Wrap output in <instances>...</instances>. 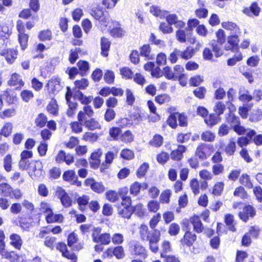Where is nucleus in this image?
I'll return each instance as SVG.
<instances>
[{
    "mask_svg": "<svg viewBox=\"0 0 262 262\" xmlns=\"http://www.w3.org/2000/svg\"><path fill=\"white\" fill-rule=\"evenodd\" d=\"M91 14L101 25L106 27L110 21V15L107 11L101 8H94L91 10Z\"/></svg>",
    "mask_w": 262,
    "mask_h": 262,
    "instance_id": "nucleus-1",
    "label": "nucleus"
},
{
    "mask_svg": "<svg viewBox=\"0 0 262 262\" xmlns=\"http://www.w3.org/2000/svg\"><path fill=\"white\" fill-rule=\"evenodd\" d=\"M239 38L236 34L231 35L227 38V42L225 46L226 51H231L232 52H238L239 49Z\"/></svg>",
    "mask_w": 262,
    "mask_h": 262,
    "instance_id": "nucleus-2",
    "label": "nucleus"
},
{
    "mask_svg": "<svg viewBox=\"0 0 262 262\" xmlns=\"http://www.w3.org/2000/svg\"><path fill=\"white\" fill-rule=\"evenodd\" d=\"M140 234L142 239L149 241V243H158L160 240V232L155 230L150 234L148 232V228L146 226L140 231Z\"/></svg>",
    "mask_w": 262,
    "mask_h": 262,
    "instance_id": "nucleus-3",
    "label": "nucleus"
},
{
    "mask_svg": "<svg viewBox=\"0 0 262 262\" xmlns=\"http://www.w3.org/2000/svg\"><path fill=\"white\" fill-rule=\"evenodd\" d=\"M84 184L90 186L91 189L98 193H101L105 191V188L102 182H98L93 178H88L85 180Z\"/></svg>",
    "mask_w": 262,
    "mask_h": 262,
    "instance_id": "nucleus-4",
    "label": "nucleus"
},
{
    "mask_svg": "<svg viewBox=\"0 0 262 262\" xmlns=\"http://www.w3.org/2000/svg\"><path fill=\"white\" fill-rule=\"evenodd\" d=\"M55 161L57 163L65 162L69 165L74 162V157L69 153L67 154L64 150H60L55 157Z\"/></svg>",
    "mask_w": 262,
    "mask_h": 262,
    "instance_id": "nucleus-5",
    "label": "nucleus"
},
{
    "mask_svg": "<svg viewBox=\"0 0 262 262\" xmlns=\"http://www.w3.org/2000/svg\"><path fill=\"white\" fill-rule=\"evenodd\" d=\"M129 250L132 254L139 255L144 258L146 255L145 248L137 241H133L130 243Z\"/></svg>",
    "mask_w": 262,
    "mask_h": 262,
    "instance_id": "nucleus-6",
    "label": "nucleus"
},
{
    "mask_svg": "<svg viewBox=\"0 0 262 262\" xmlns=\"http://www.w3.org/2000/svg\"><path fill=\"white\" fill-rule=\"evenodd\" d=\"M255 214L254 209L250 205L245 206L242 211L238 213L239 218L245 222H247L249 220V217H253Z\"/></svg>",
    "mask_w": 262,
    "mask_h": 262,
    "instance_id": "nucleus-7",
    "label": "nucleus"
},
{
    "mask_svg": "<svg viewBox=\"0 0 262 262\" xmlns=\"http://www.w3.org/2000/svg\"><path fill=\"white\" fill-rule=\"evenodd\" d=\"M196 239V235L189 230H187L185 233L183 238L181 239V243L182 245H185L190 247L192 246Z\"/></svg>",
    "mask_w": 262,
    "mask_h": 262,
    "instance_id": "nucleus-8",
    "label": "nucleus"
},
{
    "mask_svg": "<svg viewBox=\"0 0 262 262\" xmlns=\"http://www.w3.org/2000/svg\"><path fill=\"white\" fill-rule=\"evenodd\" d=\"M93 241L95 243H100L102 245H108L111 242V235L109 233H104L96 235L95 233L92 234Z\"/></svg>",
    "mask_w": 262,
    "mask_h": 262,
    "instance_id": "nucleus-9",
    "label": "nucleus"
},
{
    "mask_svg": "<svg viewBox=\"0 0 262 262\" xmlns=\"http://www.w3.org/2000/svg\"><path fill=\"white\" fill-rule=\"evenodd\" d=\"M58 196L64 207H69L72 205V199L64 189H61L58 191Z\"/></svg>",
    "mask_w": 262,
    "mask_h": 262,
    "instance_id": "nucleus-10",
    "label": "nucleus"
},
{
    "mask_svg": "<svg viewBox=\"0 0 262 262\" xmlns=\"http://www.w3.org/2000/svg\"><path fill=\"white\" fill-rule=\"evenodd\" d=\"M260 8L258 6L256 2L253 3L250 7L245 8L243 10V12L247 15L252 17L253 15L257 16L259 15Z\"/></svg>",
    "mask_w": 262,
    "mask_h": 262,
    "instance_id": "nucleus-11",
    "label": "nucleus"
},
{
    "mask_svg": "<svg viewBox=\"0 0 262 262\" xmlns=\"http://www.w3.org/2000/svg\"><path fill=\"white\" fill-rule=\"evenodd\" d=\"M10 244L15 249L20 250L23 245V240L19 235L12 233L10 235Z\"/></svg>",
    "mask_w": 262,
    "mask_h": 262,
    "instance_id": "nucleus-12",
    "label": "nucleus"
},
{
    "mask_svg": "<svg viewBox=\"0 0 262 262\" xmlns=\"http://www.w3.org/2000/svg\"><path fill=\"white\" fill-rule=\"evenodd\" d=\"M190 223L192 224L193 230L197 233H201L204 229L203 225L198 215H194L190 218Z\"/></svg>",
    "mask_w": 262,
    "mask_h": 262,
    "instance_id": "nucleus-13",
    "label": "nucleus"
},
{
    "mask_svg": "<svg viewBox=\"0 0 262 262\" xmlns=\"http://www.w3.org/2000/svg\"><path fill=\"white\" fill-rule=\"evenodd\" d=\"M238 99L243 102L248 103L253 100V97L249 94L248 90L241 88L238 92Z\"/></svg>",
    "mask_w": 262,
    "mask_h": 262,
    "instance_id": "nucleus-14",
    "label": "nucleus"
},
{
    "mask_svg": "<svg viewBox=\"0 0 262 262\" xmlns=\"http://www.w3.org/2000/svg\"><path fill=\"white\" fill-rule=\"evenodd\" d=\"M63 219V216L62 214H54L53 211L48 213L46 216V220L48 223H61Z\"/></svg>",
    "mask_w": 262,
    "mask_h": 262,
    "instance_id": "nucleus-15",
    "label": "nucleus"
},
{
    "mask_svg": "<svg viewBox=\"0 0 262 262\" xmlns=\"http://www.w3.org/2000/svg\"><path fill=\"white\" fill-rule=\"evenodd\" d=\"M119 215L123 218L129 219L133 214L132 206H117Z\"/></svg>",
    "mask_w": 262,
    "mask_h": 262,
    "instance_id": "nucleus-16",
    "label": "nucleus"
},
{
    "mask_svg": "<svg viewBox=\"0 0 262 262\" xmlns=\"http://www.w3.org/2000/svg\"><path fill=\"white\" fill-rule=\"evenodd\" d=\"M56 248L57 250L62 252V254L64 257L72 259H73L75 257V254L74 253H71L68 251L67 245L63 243H58L57 244Z\"/></svg>",
    "mask_w": 262,
    "mask_h": 262,
    "instance_id": "nucleus-17",
    "label": "nucleus"
},
{
    "mask_svg": "<svg viewBox=\"0 0 262 262\" xmlns=\"http://www.w3.org/2000/svg\"><path fill=\"white\" fill-rule=\"evenodd\" d=\"M74 99H78L81 103L84 104H88L93 99L92 96H85L80 90H75L74 95Z\"/></svg>",
    "mask_w": 262,
    "mask_h": 262,
    "instance_id": "nucleus-18",
    "label": "nucleus"
},
{
    "mask_svg": "<svg viewBox=\"0 0 262 262\" xmlns=\"http://www.w3.org/2000/svg\"><path fill=\"white\" fill-rule=\"evenodd\" d=\"M78 71L81 76H85L90 70L89 63L85 60H80L77 63Z\"/></svg>",
    "mask_w": 262,
    "mask_h": 262,
    "instance_id": "nucleus-19",
    "label": "nucleus"
},
{
    "mask_svg": "<svg viewBox=\"0 0 262 262\" xmlns=\"http://www.w3.org/2000/svg\"><path fill=\"white\" fill-rule=\"evenodd\" d=\"M108 253L113 254L117 259H122L125 256L123 248L121 246H117L114 248H109Z\"/></svg>",
    "mask_w": 262,
    "mask_h": 262,
    "instance_id": "nucleus-20",
    "label": "nucleus"
},
{
    "mask_svg": "<svg viewBox=\"0 0 262 262\" xmlns=\"http://www.w3.org/2000/svg\"><path fill=\"white\" fill-rule=\"evenodd\" d=\"M100 45L101 54L104 57H107L108 55V52L110 48L111 42L107 38L102 37L101 38Z\"/></svg>",
    "mask_w": 262,
    "mask_h": 262,
    "instance_id": "nucleus-21",
    "label": "nucleus"
},
{
    "mask_svg": "<svg viewBox=\"0 0 262 262\" xmlns=\"http://www.w3.org/2000/svg\"><path fill=\"white\" fill-rule=\"evenodd\" d=\"M150 12L156 17H159L163 18L168 14V11L161 10L159 7L157 6H152L150 8Z\"/></svg>",
    "mask_w": 262,
    "mask_h": 262,
    "instance_id": "nucleus-22",
    "label": "nucleus"
},
{
    "mask_svg": "<svg viewBox=\"0 0 262 262\" xmlns=\"http://www.w3.org/2000/svg\"><path fill=\"white\" fill-rule=\"evenodd\" d=\"M89 196L86 195H83L77 199V203L81 211H84L85 210L86 206L89 204Z\"/></svg>",
    "mask_w": 262,
    "mask_h": 262,
    "instance_id": "nucleus-23",
    "label": "nucleus"
},
{
    "mask_svg": "<svg viewBox=\"0 0 262 262\" xmlns=\"http://www.w3.org/2000/svg\"><path fill=\"white\" fill-rule=\"evenodd\" d=\"M84 125L91 130L100 128V125L98 121L94 118L89 120H85L84 122Z\"/></svg>",
    "mask_w": 262,
    "mask_h": 262,
    "instance_id": "nucleus-24",
    "label": "nucleus"
},
{
    "mask_svg": "<svg viewBox=\"0 0 262 262\" xmlns=\"http://www.w3.org/2000/svg\"><path fill=\"white\" fill-rule=\"evenodd\" d=\"M194 53L195 50L193 48L187 47L184 51L180 50V56L182 59L188 60L194 55Z\"/></svg>",
    "mask_w": 262,
    "mask_h": 262,
    "instance_id": "nucleus-25",
    "label": "nucleus"
},
{
    "mask_svg": "<svg viewBox=\"0 0 262 262\" xmlns=\"http://www.w3.org/2000/svg\"><path fill=\"white\" fill-rule=\"evenodd\" d=\"M226 120L232 128H233V126H234V125H237L241 123L239 118L231 113L230 111L226 116Z\"/></svg>",
    "mask_w": 262,
    "mask_h": 262,
    "instance_id": "nucleus-26",
    "label": "nucleus"
},
{
    "mask_svg": "<svg viewBox=\"0 0 262 262\" xmlns=\"http://www.w3.org/2000/svg\"><path fill=\"white\" fill-rule=\"evenodd\" d=\"M74 84L75 89L73 90V92L75 93V90H85L88 86L89 82L88 79L82 78L80 80L75 81Z\"/></svg>",
    "mask_w": 262,
    "mask_h": 262,
    "instance_id": "nucleus-27",
    "label": "nucleus"
},
{
    "mask_svg": "<svg viewBox=\"0 0 262 262\" xmlns=\"http://www.w3.org/2000/svg\"><path fill=\"white\" fill-rule=\"evenodd\" d=\"M1 255L6 259H9L11 262H16L19 258L18 255L14 251L9 252L4 250Z\"/></svg>",
    "mask_w": 262,
    "mask_h": 262,
    "instance_id": "nucleus-28",
    "label": "nucleus"
},
{
    "mask_svg": "<svg viewBox=\"0 0 262 262\" xmlns=\"http://www.w3.org/2000/svg\"><path fill=\"white\" fill-rule=\"evenodd\" d=\"M12 187L7 183L0 184V194L5 197L10 196V191H12Z\"/></svg>",
    "mask_w": 262,
    "mask_h": 262,
    "instance_id": "nucleus-29",
    "label": "nucleus"
},
{
    "mask_svg": "<svg viewBox=\"0 0 262 262\" xmlns=\"http://www.w3.org/2000/svg\"><path fill=\"white\" fill-rule=\"evenodd\" d=\"M204 120L207 125L212 126L221 121V117L217 115L212 113L210 114L209 117L206 118Z\"/></svg>",
    "mask_w": 262,
    "mask_h": 262,
    "instance_id": "nucleus-30",
    "label": "nucleus"
},
{
    "mask_svg": "<svg viewBox=\"0 0 262 262\" xmlns=\"http://www.w3.org/2000/svg\"><path fill=\"white\" fill-rule=\"evenodd\" d=\"M43 165L40 161H35V165L32 168V172H34L35 177H39L43 174Z\"/></svg>",
    "mask_w": 262,
    "mask_h": 262,
    "instance_id": "nucleus-31",
    "label": "nucleus"
},
{
    "mask_svg": "<svg viewBox=\"0 0 262 262\" xmlns=\"http://www.w3.org/2000/svg\"><path fill=\"white\" fill-rule=\"evenodd\" d=\"M47 122V117L43 113H40L35 120V123L37 126L39 127H44Z\"/></svg>",
    "mask_w": 262,
    "mask_h": 262,
    "instance_id": "nucleus-32",
    "label": "nucleus"
},
{
    "mask_svg": "<svg viewBox=\"0 0 262 262\" xmlns=\"http://www.w3.org/2000/svg\"><path fill=\"white\" fill-rule=\"evenodd\" d=\"M178 113H173L169 116L167 123L172 128H176L178 126Z\"/></svg>",
    "mask_w": 262,
    "mask_h": 262,
    "instance_id": "nucleus-33",
    "label": "nucleus"
},
{
    "mask_svg": "<svg viewBox=\"0 0 262 262\" xmlns=\"http://www.w3.org/2000/svg\"><path fill=\"white\" fill-rule=\"evenodd\" d=\"M5 56L6 60L8 63H12L16 58V52L13 50H9L6 53H4L2 54Z\"/></svg>",
    "mask_w": 262,
    "mask_h": 262,
    "instance_id": "nucleus-34",
    "label": "nucleus"
},
{
    "mask_svg": "<svg viewBox=\"0 0 262 262\" xmlns=\"http://www.w3.org/2000/svg\"><path fill=\"white\" fill-rule=\"evenodd\" d=\"M234 221L233 215L231 214H227L225 215V223L229 227V230L234 232L236 229L233 224Z\"/></svg>",
    "mask_w": 262,
    "mask_h": 262,
    "instance_id": "nucleus-35",
    "label": "nucleus"
},
{
    "mask_svg": "<svg viewBox=\"0 0 262 262\" xmlns=\"http://www.w3.org/2000/svg\"><path fill=\"white\" fill-rule=\"evenodd\" d=\"M163 142V137L159 134L155 135L152 139L150 141L149 144L151 146L158 147L162 145Z\"/></svg>",
    "mask_w": 262,
    "mask_h": 262,
    "instance_id": "nucleus-36",
    "label": "nucleus"
},
{
    "mask_svg": "<svg viewBox=\"0 0 262 262\" xmlns=\"http://www.w3.org/2000/svg\"><path fill=\"white\" fill-rule=\"evenodd\" d=\"M12 124L10 122L5 123L1 130V135L5 137H8L11 133L12 130Z\"/></svg>",
    "mask_w": 262,
    "mask_h": 262,
    "instance_id": "nucleus-37",
    "label": "nucleus"
},
{
    "mask_svg": "<svg viewBox=\"0 0 262 262\" xmlns=\"http://www.w3.org/2000/svg\"><path fill=\"white\" fill-rule=\"evenodd\" d=\"M121 129L118 127H112L109 130L110 135L114 140H118L119 137H121Z\"/></svg>",
    "mask_w": 262,
    "mask_h": 262,
    "instance_id": "nucleus-38",
    "label": "nucleus"
},
{
    "mask_svg": "<svg viewBox=\"0 0 262 262\" xmlns=\"http://www.w3.org/2000/svg\"><path fill=\"white\" fill-rule=\"evenodd\" d=\"M222 26L224 29L233 31L235 33L239 31V29L236 24L232 22H223Z\"/></svg>",
    "mask_w": 262,
    "mask_h": 262,
    "instance_id": "nucleus-39",
    "label": "nucleus"
},
{
    "mask_svg": "<svg viewBox=\"0 0 262 262\" xmlns=\"http://www.w3.org/2000/svg\"><path fill=\"white\" fill-rule=\"evenodd\" d=\"M155 100L159 104H163L165 103L169 102L170 100V97L167 94H163L156 96Z\"/></svg>",
    "mask_w": 262,
    "mask_h": 262,
    "instance_id": "nucleus-40",
    "label": "nucleus"
},
{
    "mask_svg": "<svg viewBox=\"0 0 262 262\" xmlns=\"http://www.w3.org/2000/svg\"><path fill=\"white\" fill-rule=\"evenodd\" d=\"M165 77L168 79H174L176 80L177 76L172 72L171 68L169 66H166L163 68L162 72Z\"/></svg>",
    "mask_w": 262,
    "mask_h": 262,
    "instance_id": "nucleus-41",
    "label": "nucleus"
},
{
    "mask_svg": "<svg viewBox=\"0 0 262 262\" xmlns=\"http://www.w3.org/2000/svg\"><path fill=\"white\" fill-rule=\"evenodd\" d=\"M38 38L42 41L50 40L52 39L51 31L49 30L41 31L39 33Z\"/></svg>",
    "mask_w": 262,
    "mask_h": 262,
    "instance_id": "nucleus-42",
    "label": "nucleus"
},
{
    "mask_svg": "<svg viewBox=\"0 0 262 262\" xmlns=\"http://www.w3.org/2000/svg\"><path fill=\"white\" fill-rule=\"evenodd\" d=\"M184 71V69L182 66L179 64H177L174 66L173 73L177 76L176 79L180 80L184 77L185 74L183 73Z\"/></svg>",
    "mask_w": 262,
    "mask_h": 262,
    "instance_id": "nucleus-43",
    "label": "nucleus"
},
{
    "mask_svg": "<svg viewBox=\"0 0 262 262\" xmlns=\"http://www.w3.org/2000/svg\"><path fill=\"white\" fill-rule=\"evenodd\" d=\"M262 119V112L260 110L253 111L250 115L249 119L252 122H257Z\"/></svg>",
    "mask_w": 262,
    "mask_h": 262,
    "instance_id": "nucleus-44",
    "label": "nucleus"
},
{
    "mask_svg": "<svg viewBox=\"0 0 262 262\" xmlns=\"http://www.w3.org/2000/svg\"><path fill=\"white\" fill-rule=\"evenodd\" d=\"M102 76L103 72L102 70L97 68L92 72L91 77L94 82H98L101 79Z\"/></svg>",
    "mask_w": 262,
    "mask_h": 262,
    "instance_id": "nucleus-45",
    "label": "nucleus"
},
{
    "mask_svg": "<svg viewBox=\"0 0 262 262\" xmlns=\"http://www.w3.org/2000/svg\"><path fill=\"white\" fill-rule=\"evenodd\" d=\"M171 195V191L169 189L163 191L160 196L161 202L162 203H169Z\"/></svg>",
    "mask_w": 262,
    "mask_h": 262,
    "instance_id": "nucleus-46",
    "label": "nucleus"
},
{
    "mask_svg": "<svg viewBox=\"0 0 262 262\" xmlns=\"http://www.w3.org/2000/svg\"><path fill=\"white\" fill-rule=\"evenodd\" d=\"M148 168L149 164L145 162L143 164H142L137 170V177L138 178H141L144 177L145 175Z\"/></svg>",
    "mask_w": 262,
    "mask_h": 262,
    "instance_id": "nucleus-47",
    "label": "nucleus"
},
{
    "mask_svg": "<svg viewBox=\"0 0 262 262\" xmlns=\"http://www.w3.org/2000/svg\"><path fill=\"white\" fill-rule=\"evenodd\" d=\"M29 36L25 33H23L18 35V40L21 49L24 50L27 46Z\"/></svg>",
    "mask_w": 262,
    "mask_h": 262,
    "instance_id": "nucleus-48",
    "label": "nucleus"
},
{
    "mask_svg": "<svg viewBox=\"0 0 262 262\" xmlns=\"http://www.w3.org/2000/svg\"><path fill=\"white\" fill-rule=\"evenodd\" d=\"M31 163H30L29 160H27V159H24L21 158V159L19 162V168L21 169V170L29 169V173L30 176L32 175L31 174H30V173H31L30 168L31 167Z\"/></svg>",
    "mask_w": 262,
    "mask_h": 262,
    "instance_id": "nucleus-49",
    "label": "nucleus"
},
{
    "mask_svg": "<svg viewBox=\"0 0 262 262\" xmlns=\"http://www.w3.org/2000/svg\"><path fill=\"white\" fill-rule=\"evenodd\" d=\"M226 108L225 105L221 101H218L215 103L214 107V111L217 116L223 114Z\"/></svg>",
    "mask_w": 262,
    "mask_h": 262,
    "instance_id": "nucleus-50",
    "label": "nucleus"
},
{
    "mask_svg": "<svg viewBox=\"0 0 262 262\" xmlns=\"http://www.w3.org/2000/svg\"><path fill=\"white\" fill-rule=\"evenodd\" d=\"M140 183L136 181L130 186V193L134 196L137 195L140 192Z\"/></svg>",
    "mask_w": 262,
    "mask_h": 262,
    "instance_id": "nucleus-51",
    "label": "nucleus"
},
{
    "mask_svg": "<svg viewBox=\"0 0 262 262\" xmlns=\"http://www.w3.org/2000/svg\"><path fill=\"white\" fill-rule=\"evenodd\" d=\"M115 74L110 70H107L104 75V80L108 84H112L114 82Z\"/></svg>",
    "mask_w": 262,
    "mask_h": 262,
    "instance_id": "nucleus-52",
    "label": "nucleus"
},
{
    "mask_svg": "<svg viewBox=\"0 0 262 262\" xmlns=\"http://www.w3.org/2000/svg\"><path fill=\"white\" fill-rule=\"evenodd\" d=\"M133 214L135 213L139 217L142 216L144 214L143 205L141 204H137L136 206H132Z\"/></svg>",
    "mask_w": 262,
    "mask_h": 262,
    "instance_id": "nucleus-53",
    "label": "nucleus"
},
{
    "mask_svg": "<svg viewBox=\"0 0 262 262\" xmlns=\"http://www.w3.org/2000/svg\"><path fill=\"white\" fill-rule=\"evenodd\" d=\"M4 167L5 169L9 172L11 170L12 168V157L11 155L8 154L4 158Z\"/></svg>",
    "mask_w": 262,
    "mask_h": 262,
    "instance_id": "nucleus-54",
    "label": "nucleus"
},
{
    "mask_svg": "<svg viewBox=\"0 0 262 262\" xmlns=\"http://www.w3.org/2000/svg\"><path fill=\"white\" fill-rule=\"evenodd\" d=\"M126 97L127 104L129 105H133L135 101V97L132 91L129 89L126 90Z\"/></svg>",
    "mask_w": 262,
    "mask_h": 262,
    "instance_id": "nucleus-55",
    "label": "nucleus"
},
{
    "mask_svg": "<svg viewBox=\"0 0 262 262\" xmlns=\"http://www.w3.org/2000/svg\"><path fill=\"white\" fill-rule=\"evenodd\" d=\"M242 59L243 55L241 53L237 55H234L232 58H229L227 60V65L228 66H233L237 61L242 60Z\"/></svg>",
    "mask_w": 262,
    "mask_h": 262,
    "instance_id": "nucleus-56",
    "label": "nucleus"
},
{
    "mask_svg": "<svg viewBox=\"0 0 262 262\" xmlns=\"http://www.w3.org/2000/svg\"><path fill=\"white\" fill-rule=\"evenodd\" d=\"M206 93V89L204 86L199 87L193 91L194 96L199 99H203Z\"/></svg>",
    "mask_w": 262,
    "mask_h": 262,
    "instance_id": "nucleus-57",
    "label": "nucleus"
},
{
    "mask_svg": "<svg viewBox=\"0 0 262 262\" xmlns=\"http://www.w3.org/2000/svg\"><path fill=\"white\" fill-rule=\"evenodd\" d=\"M214 138V134L210 131L204 132L201 135L202 140L206 142H212Z\"/></svg>",
    "mask_w": 262,
    "mask_h": 262,
    "instance_id": "nucleus-58",
    "label": "nucleus"
},
{
    "mask_svg": "<svg viewBox=\"0 0 262 262\" xmlns=\"http://www.w3.org/2000/svg\"><path fill=\"white\" fill-rule=\"evenodd\" d=\"M120 71L122 76L126 77V79L133 78L134 73L130 68L123 67L120 69Z\"/></svg>",
    "mask_w": 262,
    "mask_h": 262,
    "instance_id": "nucleus-59",
    "label": "nucleus"
},
{
    "mask_svg": "<svg viewBox=\"0 0 262 262\" xmlns=\"http://www.w3.org/2000/svg\"><path fill=\"white\" fill-rule=\"evenodd\" d=\"M188 118L184 113H178V120L180 126L186 127L188 125Z\"/></svg>",
    "mask_w": 262,
    "mask_h": 262,
    "instance_id": "nucleus-60",
    "label": "nucleus"
},
{
    "mask_svg": "<svg viewBox=\"0 0 262 262\" xmlns=\"http://www.w3.org/2000/svg\"><path fill=\"white\" fill-rule=\"evenodd\" d=\"M116 113L112 108H107L104 114V119L107 122L112 121L115 117Z\"/></svg>",
    "mask_w": 262,
    "mask_h": 262,
    "instance_id": "nucleus-61",
    "label": "nucleus"
},
{
    "mask_svg": "<svg viewBox=\"0 0 262 262\" xmlns=\"http://www.w3.org/2000/svg\"><path fill=\"white\" fill-rule=\"evenodd\" d=\"M122 158L125 160H130L134 157L133 151L128 149H124L122 150L120 154Z\"/></svg>",
    "mask_w": 262,
    "mask_h": 262,
    "instance_id": "nucleus-62",
    "label": "nucleus"
},
{
    "mask_svg": "<svg viewBox=\"0 0 262 262\" xmlns=\"http://www.w3.org/2000/svg\"><path fill=\"white\" fill-rule=\"evenodd\" d=\"M140 54L141 56L148 57L151 52V48L148 44L144 45L140 48Z\"/></svg>",
    "mask_w": 262,
    "mask_h": 262,
    "instance_id": "nucleus-63",
    "label": "nucleus"
},
{
    "mask_svg": "<svg viewBox=\"0 0 262 262\" xmlns=\"http://www.w3.org/2000/svg\"><path fill=\"white\" fill-rule=\"evenodd\" d=\"M169 158V154L166 152H162L158 154L157 156L158 162L161 164H164L168 161Z\"/></svg>",
    "mask_w": 262,
    "mask_h": 262,
    "instance_id": "nucleus-64",
    "label": "nucleus"
}]
</instances>
